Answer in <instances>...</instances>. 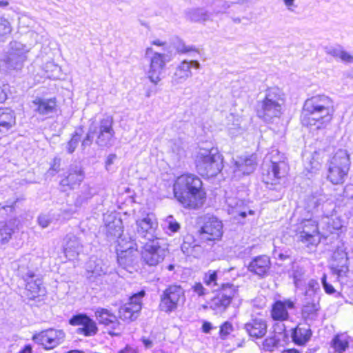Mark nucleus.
Masks as SVG:
<instances>
[{"instance_id": "f257e3e1", "label": "nucleus", "mask_w": 353, "mask_h": 353, "mask_svg": "<svg viewBox=\"0 0 353 353\" xmlns=\"http://www.w3.org/2000/svg\"><path fill=\"white\" fill-rule=\"evenodd\" d=\"M201 179L194 174H183L176 180L173 190L174 196L184 207L197 209L205 201V193Z\"/></svg>"}, {"instance_id": "f03ea898", "label": "nucleus", "mask_w": 353, "mask_h": 353, "mask_svg": "<svg viewBox=\"0 0 353 353\" xmlns=\"http://www.w3.org/2000/svg\"><path fill=\"white\" fill-rule=\"evenodd\" d=\"M333 112L332 99L325 95H316L305 101L302 114L307 118L310 125H316L319 129L332 120Z\"/></svg>"}, {"instance_id": "7ed1b4c3", "label": "nucleus", "mask_w": 353, "mask_h": 353, "mask_svg": "<svg viewBox=\"0 0 353 353\" xmlns=\"http://www.w3.org/2000/svg\"><path fill=\"white\" fill-rule=\"evenodd\" d=\"M121 222L120 220L109 223L106 225L108 236L117 238L118 247L117 248V261L123 269L128 270L134 263L137 246L134 241L130 237V241H126L121 232Z\"/></svg>"}, {"instance_id": "20e7f679", "label": "nucleus", "mask_w": 353, "mask_h": 353, "mask_svg": "<svg viewBox=\"0 0 353 353\" xmlns=\"http://www.w3.org/2000/svg\"><path fill=\"white\" fill-rule=\"evenodd\" d=\"M196 168L199 174L207 177L216 176L223 169V157L216 149L201 150L195 159Z\"/></svg>"}, {"instance_id": "39448f33", "label": "nucleus", "mask_w": 353, "mask_h": 353, "mask_svg": "<svg viewBox=\"0 0 353 353\" xmlns=\"http://www.w3.org/2000/svg\"><path fill=\"white\" fill-rule=\"evenodd\" d=\"M28 52L23 43L16 41L10 42L8 52L0 59V69L6 72L21 70Z\"/></svg>"}, {"instance_id": "423d86ee", "label": "nucleus", "mask_w": 353, "mask_h": 353, "mask_svg": "<svg viewBox=\"0 0 353 353\" xmlns=\"http://www.w3.org/2000/svg\"><path fill=\"white\" fill-rule=\"evenodd\" d=\"M283 154L278 150H272L269 154V159L271 163L268 165L266 183L276 184V181L283 177L288 171V164L285 161Z\"/></svg>"}, {"instance_id": "0eeeda50", "label": "nucleus", "mask_w": 353, "mask_h": 353, "mask_svg": "<svg viewBox=\"0 0 353 353\" xmlns=\"http://www.w3.org/2000/svg\"><path fill=\"white\" fill-rule=\"evenodd\" d=\"M185 300V290L181 285H169L161 295V310L170 313L177 308L180 302Z\"/></svg>"}, {"instance_id": "6e6552de", "label": "nucleus", "mask_w": 353, "mask_h": 353, "mask_svg": "<svg viewBox=\"0 0 353 353\" xmlns=\"http://www.w3.org/2000/svg\"><path fill=\"white\" fill-rule=\"evenodd\" d=\"M114 119L110 115H104L99 123L94 122L97 134L96 144L101 148H109L112 145V139L115 132L113 128Z\"/></svg>"}, {"instance_id": "1a4fd4ad", "label": "nucleus", "mask_w": 353, "mask_h": 353, "mask_svg": "<svg viewBox=\"0 0 353 353\" xmlns=\"http://www.w3.org/2000/svg\"><path fill=\"white\" fill-rule=\"evenodd\" d=\"M223 233V223L215 216L208 217L198 231L199 237L203 242L219 241Z\"/></svg>"}, {"instance_id": "9d476101", "label": "nucleus", "mask_w": 353, "mask_h": 353, "mask_svg": "<svg viewBox=\"0 0 353 353\" xmlns=\"http://www.w3.org/2000/svg\"><path fill=\"white\" fill-rule=\"evenodd\" d=\"M166 253V250L160 245L159 240H153L144 243L141 255L146 264L155 266L163 261Z\"/></svg>"}, {"instance_id": "9b49d317", "label": "nucleus", "mask_w": 353, "mask_h": 353, "mask_svg": "<svg viewBox=\"0 0 353 353\" xmlns=\"http://www.w3.org/2000/svg\"><path fill=\"white\" fill-rule=\"evenodd\" d=\"M145 294V292L142 290L132 296L129 302L120 307L119 310V318L125 321H132L137 319L139 312L141 310V299Z\"/></svg>"}, {"instance_id": "f8f14e48", "label": "nucleus", "mask_w": 353, "mask_h": 353, "mask_svg": "<svg viewBox=\"0 0 353 353\" xmlns=\"http://www.w3.org/2000/svg\"><path fill=\"white\" fill-rule=\"evenodd\" d=\"M64 338L65 333L62 330L50 328L34 334L32 339L45 349L50 350L61 343Z\"/></svg>"}, {"instance_id": "ddd939ff", "label": "nucleus", "mask_w": 353, "mask_h": 353, "mask_svg": "<svg viewBox=\"0 0 353 353\" xmlns=\"http://www.w3.org/2000/svg\"><path fill=\"white\" fill-rule=\"evenodd\" d=\"M95 316L99 324L103 325L110 330L112 336L120 335L123 327L117 316L106 308L99 307L95 311Z\"/></svg>"}, {"instance_id": "4468645a", "label": "nucleus", "mask_w": 353, "mask_h": 353, "mask_svg": "<svg viewBox=\"0 0 353 353\" xmlns=\"http://www.w3.org/2000/svg\"><path fill=\"white\" fill-rule=\"evenodd\" d=\"M69 323L71 325H81L77 330L78 334H82L85 336H92L98 332L96 322L85 314L79 313L72 316Z\"/></svg>"}, {"instance_id": "2eb2a0df", "label": "nucleus", "mask_w": 353, "mask_h": 353, "mask_svg": "<svg viewBox=\"0 0 353 353\" xmlns=\"http://www.w3.org/2000/svg\"><path fill=\"white\" fill-rule=\"evenodd\" d=\"M302 230L299 236V240L308 245H316L319 242V234L317 223L312 219H304L301 223Z\"/></svg>"}, {"instance_id": "dca6fc26", "label": "nucleus", "mask_w": 353, "mask_h": 353, "mask_svg": "<svg viewBox=\"0 0 353 353\" xmlns=\"http://www.w3.org/2000/svg\"><path fill=\"white\" fill-rule=\"evenodd\" d=\"M137 232L139 237L145 239L148 241L158 240L157 237L156 229L157 228V221L150 215L138 219L136 221Z\"/></svg>"}, {"instance_id": "f3484780", "label": "nucleus", "mask_w": 353, "mask_h": 353, "mask_svg": "<svg viewBox=\"0 0 353 353\" xmlns=\"http://www.w3.org/2000/svg\"><path fill=\"white\" fill-rule=\"evenodd\" d=\"M166 55L154 52L150 59V68L148 71V77L150 81L157 84L161 79V75L165 68Z\"/></svg>"}, {"instance_id": "a211bd4d", "label": "nucleus", "mask_w": 353, "mask_h": 353, "mask_svg": "<svg viewBox=\"0 0 353 353\" xmlns=\"http://www.w3.org/2000/svg\"><path fill=\"white\" fill-rule=\"evenodd\" d=\"M257 165L256 156L252 154L239 157L234 163L233 172L234 176L241 177L252 173Z\"/></svg>"}, {"instance_id": "6ab92c4d", "label": "nucleus", "mask_w": 353, "mask_h": 353, "mask_svg": "<svg viewBox=\"0 0 353 353\" xmlns=\"http://www.w3.org/2000/svg\"><path fill=\"white\" fill-rule=\"evenodd\" d=\"M200 63L196 60L186 61L184 60L176 67V71L172 77L171 83L172 85H176L185 82L189 77L192 76L190 69L194 68L199 69Z\"/></svg>"}, {"instance_id": "aec40b11", "label": "nucleus", "mask_w": 353, "mask_h": 353, "mask_svg": "<svg viewBox=\"0 0 353 353\" xmlns=\"http://www.w3.org/2000/svg\"><path fill=\"white\" fill-rule=\"evenodd\" d=\"M282 105L274 101L263 100L259 102L257 115L266 122H270L274 118H278L281 114Z\"/></svg>"}, {"instance_id": "412c9836", "label": "nucleus", "mask_w": 353, "mask_h": 353, "mask_svg": "<svg viewBox=\"0 0 353 353\" xmlns=\"http://www.w3.org/2000/svg\"><path fill=\"white\" fill-rule=\"evenodd\" d=\"M271 261L267 255H260L252 259L248 265V270L259 278H264L269 274Z\"/></svg>"}, {"instance_id": "4be33fe9", "label": "nucleus", "mask_w": 353, "mask_h": 353, "mask_svg": "<svg viewBox=\"0 0 353 353\" xmlns=\"http://www.w3.org/2000/svg\"><path fill=\"white\" fill-rule=\"evenodd\" d=\"M250 336L255 339H261L267 333V323L262 318H252L247 322L243 327Z\"/></svg>"}, {"instance_id": "5701e85b", "label": "nucleus", "mask_w": 353, "mask_h": 353, "mask_svg": "<svg viewBox=\"0 0 353 353\" xmlns=\"http://www.w3.org/2000/svg\"><path fill=\"white\" fill-rule=\"evenodd\" d=\"M203 242L199 236L198 239H196L193 235L188 234L183 236L181 245V251L188 256L196 257L203 251L201 245Z\"/></svg>"}, {"instance_id": "b1692460", "label": "nucleus", "mask_w": 353, "mask_h": 353, "mask_svg": "<svg viewBox=\"0 0 353 353\" xmlns=\"http://www.w3.org/2000/svg\"><path fill=\"white\" fill-rule=\"evenodd\" d=\"M312 332L310 323H300L292 330V341L298 345H305L311 339Z\"/></svg>"}, {"instance_id": "393cba45", "label": "nucleus", "mask_w": 353, "mask_h": 353, "mask_svg": "<svg viewBox=\"0 0 353 353\" xmlns=\"http://www.w3.org/2000/svg\"><path fill=\"white\" fill-rule=\"evenodd\" d=\"M63 248L66 258L73 260L79 255L81 250V243L78 237L69 233L64 239Z\"/></svg>"}, {"instance_id": "a878e982", "label": "nucleus", "mask_w": 353, "mask_h": 353, "mask_svg": "<svg viewBox=\"0 0 353 353\" xmlns=\"http://www.w3.org/2000/svg\"><path fill=\"white\" fill-rule=\"evenodd\" d=\"M34 111L43 116H49L56 112L57 101L55 98L49 99L37 98L33 101Z\"/></svg>"}, {"instance_id": "bb28decb", "label": "nucleus", "mask_w": 353, "mask_h": 353, "mask_svg": "<svg viewBox=\"0 0 353 353\" xmlns=\"http://www.w3.org/2000/svg\"><path fill=\"white\" fill-rule=\"evenodd\" d=\"M293 307L294 303L291 301H277L272 305L271 316L274 320H286L289 316L287 309Z\"/></svg>"}, {"instance_id": "cd10ccee", "label": "nucleus", "mask_w": 353, "mask_h": 353, "mask_svg": "<svg viewBox=\"0 0 353 353\" xmlns=\"http://www.w3.org/2000/svg\"><path fill=\"white\" fill-rule=\"evenodd\" d=\"M84 176L81 168L77 165L72 166L69 170L68 174L63 179L60 184L63 186H69L70 188H74L75 185H79Z\"/></svg>"}, {"instance_id": "c85d7f7f", "label": "nucleus", "mask_w": 353, "mask_h": 353, "mask_svg": "<svg viewBox=\"0 0 353 353\" xmlns=\"http://www.w3.org/2000/svg\"><path fill=\"white\" fill-rule=\"evenodd\" d=\"M320 309L319 302H303L302 318L307 323H312L317 319Z\"/></svg>"}, {"instance_id": "c756f323", "label": "nucleus", "mask_w": 353, "mask_h": 353, "mask_svg": "<svg viewBox=\"0 0 353 353\" xmlns=\"http://www.w3.org/2000/svg\"><path fill=\"white\" fill-rule=\"evenodd\" d=\"M350 170L336 167L327 163V179L332 184L340 185L344 183Z\"/></svg>"}, {"instance_id": "7c9ffc66", "label": "nucleus", "mask_w": 353, "mask_h": 353, "mask_svg": "<svg viewBox=\"0 0 353 353\" xmlns=\"http://www.w3.org/2000/svg\"><path fill=\"white\" fill-rule=\"evenodd\" d=\"M328 164L350 170L351 161L350 154L346 150L339 149L330 158Z\"/></svg>"}, {"instance_id": "2f4dec72", "label": "nucleus", "mask_w": 353, "mask_h": 353, "mask_svg": "<svg viewBox=\"0 0 353 353\" xmlns=\"http://www.w3.org/2000/svg\"><path fill=\"white\" fill-rule=\"evenodd\" d=\"M321 288L317 281L311 279L307 283L303 302H320Z\"/></svg>"}, {"instance_id": "473e14b6", "label": "nucleus", "mask_w": 353, "mask_h": 353, "mask_svg": "<svg viewBox=\"0 0 353 353\" xmlns=\"http://www.w3.org/2000/svg\"><path fill=\"white\" fill-rule=\"evenodd\" d=\"M15 123L14 112L8 108H0V132H7Z\"/></svg>"}, {"instance_id": "72a5a7b5", "label": "nucleus", "mask_w": 353, "mask_h": 353, "mask_svg": "<svg viewBox=\"0 0 353 353\" xmlns=\"http://www.w3.org/2000/svg\"><path fill=\"white\" fill-rule=\"evenodd\" d=\"M88 271L96 276H101L109 272V265L107 261L92 257L88 264Z\"/></svg>"}, {"instance_id": "f704fd0d", "label": "nucleus", "mask_w": 353, "mask_h": 353, "mask_svg": "<svg viewBox=\"0 0 353 353\" xmlns=\"http://www.w3.org/2000/svg\"><path fill=\"white\" fill-rule=\"evenodd\" d=\"M26 283V290L30 292L28 296L30 299H34L40 295L42 290V281L37 274L34 276L30 277V279L24 281Z\"/></svg>"}, {"instance_id": "c9c22d12", "label": "nucleus", "mask_w": 353, "mask_h": 353, "mask_svg": "<svg viewBox=\"0 0 353 353\" xmlns=\"http://www.w3.org/2000/svg\"><path fill=\"white\" fill-rule=\"evenodd\" d=\"M212 13L204 8H192L186 11L187 18L194 22H205L212 21Z\"/></svg>"}, {"instance_id": "e433bc0d", "label": "nucleus", "mask_w": 353, "mask_h": 353, "mask_svg": "<svg viewBox=\"0 0 353 353\" xmlns=\"http://www.w3.org/2000/svg\"><path fill=\"white\" fill-rule=\"evenodd\" d=\"M263 100L268 101H274L282 105L284 103V94L282 90L277 88H270L266 90L265 97Z\"/></svg>"}, {"instance_id": "4c0bfd02", "label": "nucleus", "mask_w": 353, "mask_h": 353, "mask_svg": "<svg viewBox=\"0 0 353 353\" xmlns=\"http://www.w3.org/2000/svg\"><path fill=\"white\" fill-rule=\"evenodd\" d=\"M232 299L227 297V295L218 294L211 303V307L214 310H219L221 312L225 311L232 302Z\"/></svg>"}, {"instance_id": "58836bf2", "label": "nucleus", "mask_w": 353, "mask_h": 353, "mask_svg": "<svg viewBox=\"0 0 353 353\" xmlns=\"http://www.w3.org/2000/svg\"><path fill=\"white\" fill-rule=\"evenodd\" d=\"M245 2V0H238L235 3L237 4H243ZM234 4V2H227L223 0H215L213 2V12L212 15L218 14L219 13H224L226 10L231 7L232 5Z\"/></svg>"}, {"instance_id": "ea45409f", "label": "nucleus", "mask_w": 353, "mask_h": 353, "mask_svg": "<svg viewBox=\"0 0 353 353\" xmlns=\"http://www.w3.org/2000/svg\"><path fill=\"white\" fill-rule=\"evenodd\" d=\"M82 133V128H79L74 132L71 139L67 143L66 148L68 153L72 154L74 152L81 140Z\"/></svg>"}, {"instance_id": "a19ab883", "label": "nucleus", "mask_w": 353, "mask_h": 353, "mask_svg": "<svg viewBox=\"0 0 353 353\" xmlns=\"http://www.w3.org/2000/svg\"><path fill=\"white\" fill-rule=\"evenodd\" d=\"M14 232L12 228L8 223L5 224L0 228V247L8 243Z\"/></svg>"}, {"instance_id": "79ce46f5", "label": "nucleus", "mask_w": 353, "mask_h": 353, "mask_svg": "<svg viewBox=\"0 0 353 353\" xmlns=\"http://www.w3.org/2000/svg\"><path fill=\"white\" fill-rule=\"evenodd\" d=\"M237 291V287L234 284L226 283L221 285L220 292L218 294H223V296L227 295L228 298L232 300Z\"/></svg>"}, {"instance_id": "37998d69", "label": "nucleus", "mask_w": 353, "mask_h": 353, "mask_svg": "<svg viewBox=\"0 0 353 353\" xmlns=\"http://www.w3.org/2000/svg\"><path fill=\"white\" fill-rule=\"evenodd\" d=\"M94 135L97 136V134L94 127V121H92V123L89 125L88 131L85 137L82 141L81 146L83 148L91 145L93 142Z\"/></svg>"}, {"instance_id": "c03bdc74", "label": "nucleus", "mask_w": 353, "mask_h": 353, "mask_svg": "<svg viewBox=\"0 0 353 353\" xmlns=\"http://www.w3.org/2000/svg\"><path fill=\"white\" fill-rule=\"evenodd\" d=\"M292 276L295 286L299 288L305 278V270L303 268L299 266L294 267Z\"/></svg>"}, {"instance_id": "a18cd8bd", "label": "nucleus", "mask_w": 353, "mask_h": 353, "mask_svg": "<svg viewBox=\"0 0 353 353\" xmlns=\"http://www.w3.org/2000/svg\"><path fill=\"white\" fill-rule=\"evenodd\" d=\"M281 341V337L274 335L272 337L265 339L263 342V349L265 351L272 352Z\"/></svg>"}, {"instance_id": "49530a36", "label": "nucleus", "mask_w": 353, "mask_h": 353, "mask_svg": "<svg viewBox=\"0 0 353 353\" xmlns=\"http://www.w3.org/2000/svg\"><path fill=\"white\" fill-rule=\"evenodd\" d=\"M332 343L334 349L340 353L344 352L348 347V342L345 340L341 339V336L339 335L334 336L332 339Z\"/></svg>"}, {"instance_id": "de8ad7c7", "label": "nucleus", "mask_w": 353, "mask_h": 353, "mask_svg": "<svg viewBox=\"0 0 353 353\" xmlns=\"http://www.w3.org/2000/svg\"><path fill=\"white\" fill-rule=\"evenodd\" d=\"M203 281L207 285L212 287L219 286L216 283L217 272L212 270H208L204 275Z\"/></svg>"}, {"instance_id": "09e8293b", "label": "nucleus", "mask_w": 353, "mask_h": 353, "mask_svg": "<svg viewBox=\"0 0 353 353\" xmlns=\"http://www.w3.org/2000/svg\"><path fill=\"white\" fill-rule=\"evenodd\" d=\"M19 274L21 276L23 281L30 279V277L34 276L35 274L33 270H30L28 266H26L24 264L19 265Z\"/></svg>"}, {"instance_id": "8fccbe9b", "label": "nucleus", "mask_w": 353, "mask_h": 353, "mask_svg": "<svg viewBox=\"0 0 353 353\" xmlns=\"http://www.w3.org/2000/svg\"><path fill=\"white\" fill-rule=\"evenodd\" d=\"M233 325L229 321L224 322L220 326L219 335L221 339H225L226 337L233 331Z\"/></svg>"}, {"instance_id": "3c124183", "label": "nucleus", "mask_w": 353, "mask_h": 353, "mask_svg": "<svg viewBox=\"0 0 353 353\" xmlns=\"http://www.w3.org/2000/svg\"><path fill=\"white\" fill-rule=\"evenodd\" d=\"M12 28L10 22L7 19L0 17V35H6L10 34Z\"/></svg>"}, {"instance_id": "603ef678", "label": "nucleus", "mask_w": 353, "mask_h": 353, "mask_svg": "<svg viewBox=\"0 0 353 353\" xmlns=\"http://www.w3.org/2000/svg\"><path fill=\"white\" fill-rule=\"evenodd\" d=\"M168 223V228L172 232H176L179 230L181 226L180 224L174 219L173 216L170 215L166 219Z\"/></svg>"}, {"instance_id": "864d4df0", "label": "nucleus", "mask_w": 353, "mask_h": 353, "mask_svg": "<svg viewBox=\"0 0 353 353\" xmlns=\"http://www.w3.org/2000/svg\"><path fill=\"white\" fill-rule=\"evenodd\" d=\"M319 199L315 196H310L306 201V209L308 212H312L319 205Z\"/></svg>"}, {"instance_id": "5fc2aeb1", "label": "nucleus", "mask_w": 353, "mask_h": 353, "mask_svg": "<svg viewBox=\"0 0 353 353\" xmlns=\"http://www.w3.org/2000/svg\"><path fill=\"white\" fill-rule=\"evenodd\" d=\"M61 166V159L58 157H55L53 159V162L50 165V168L47 172V174L50 176H54L56 173H57L60 170Z\"/></svg>"}, {"instance_id": "6e6d98bb", "label": "nucleus", "mask_w": 353, "mask_h": 353, "mask_svg": "<svg viewBox=\"0 0 353 353\" xmlns=\"http://www.w3.org/2000/svg\"><path fill=\"white\" fill-rule=\"evenodd\" d=\"M274 335L279 336L281 339H283L285 336V326L283 323L279 322L274 325L273 326Z\"/></svg>"}, {"instance_id": "4d7b16f0", "label": "nucleus", "mask_w": 353, "mask_h": 353, "mask_svg": "<svg viewBox=\"0 0 353 353\" xmlns=\"http://www.w3.org/2000/svg\"><path fill=\"white\" fill-rule=\"evenodd\" d=\"M228 202L229 206H230L233 209V212L239 213V215L242 218L246 217L247 213L245 212H244V211L239 212L238 209H237L239 205H241L243 204V201H242L239 200V201H236L234 202L233 200H231V201L229 200Z\"/></svg>"}, {"instance_id": "13d9d810", "label": "nucleus", "mask_w": 353, "mask_h": 353, "mask_svg": "<svg viewBox=\"0 0 353 353\" xmlns=\"http://www.w3.org/2000/svg\"><path fill=\"white\" fill-rule=\"evenodd\" d=\"M52 222L50 214H41L38 217V223L43 228H47Z\"/></svg>"}, {"instance_id": "bf43d9fd", "label": "nucleus", "mask_w": 353, "mask_h": 353, "mask_svg": "<svg viewBox=\"0 0 353 353\" xmlns=\"http://www.w3.org/2000/svg\"><path fill=\"white\" fill-rule=\"evenodd\" d=\"M176 50L180 53H188L190 52H197V50L192 46H187L184 43L180 42L176 46Z\"/></svg>"}, {"instance_id": "052dcab7", "label": "nucleus", "mask_w": 353, "mask_h": 353, "mask_svg": "<svg viewBox=\"0 0 353 353\" xmlns=\"http://www.w3.org/2000/svg\"><path fill=\"white\" fill-rule=\"evenodd\" d=\"M341 48H334V47H330V48H325V52L327 54H330L335 58H339L341 53Z\"/></svg>"}, {"instance_id": "680f3d73", "label": "nucleus", "mask_w": 353, "mask_h": 353, "mask_svg": "<svg viewBox=\"0 0 353 353\" xmlns=\"http://www.w3.org/2000/svg\"><path fill=\"white\" fill-rule=\"evenodd\" d=\"M192 289L195 293L199 296H203L206 294V289L203 286L201 283H196L193 286Z\"/></svg>"}, {"instance_id": "e2e57ef3", "label": "nucleus", "mask_w": 353, "mask_h": 353, "mask_svg": "<svg viewBox=\"0 0 353 353\" xmlns=\"http://www.w3.org/2000/svg\"><path fill=\"white\" fill-rule=\"evenodd\" d=\"M339 58L345 62L350 63L353 61V57L350 55L348 52L344 50H341V55Z\"/></svg>"}, {"instance_id": "0e129e2a", "label": "nucleus", "mask_w": 353, "mask_h": 353, "mask_svg": "<svg viewBox=\"0 0 353 353\" xmlns=\"http://www.w3.org/2000/svg\"><path fill=\"white\" fill-rule=\"evenodd\" d=\"M117 158V157L115 154H110L108 156L105 161V167L108 170H109L108 167L114 163Z\"/></svg>"}, {"instance_id": "69168bd1", "label": "nucleus", "mask_w": 353, "mask_h": 353, "mask_svg": "<svg viewBox=\"0 0 353 353\" xmlns=\"http://www.w3.org/2000/svg\"><path fill=\"white\" fill-rule=\"evenodd\" d=\"M6 87V85H1L0 84V103H3L7 99Z\"/></svg>"}, {"instance_id": "338daca9", "label": "nucleus", "mask_w": 353, "mask_h": 353, "mask_svg": "<svg viewBox=\"0 0 353 353\" xmlns=\"http://www.w3.org/2000/svg\"><path fill=\"white\" fill-rule=\"evenodd\" d=\"M118 353H138V352L136 348L127 345L123 349L119 350Z\"/></svg>"}, {"instance_id": "774afa93", "label": "nucleus", "mask_w": 353, "mask_h": 353, "mask_svg": "<svg viewBox=\"0 0 353 353\" xmlns=\"http://www.w3.org/2000/svg\"><path fill=\"white\" fill-rule=\"evenodd\" d=\"M323 288L327 294H332L335 292V289L334 288V287L328 283H325V285L323 286Z\"/></svg>"}]
</instances>
